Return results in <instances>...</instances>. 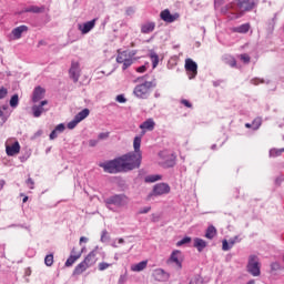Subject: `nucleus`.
I'll use <instances>...</instances> for the list:
<instances>
[{"label":"nucleus","mask_w":284,"mask_h":284,"mask_svg":"<svg viewBox=\"0 0 284 284\" xmlns=\"http://www.w3.org/2000/svg\"><path fill=\"white\" fill-rule=\"evenodd\" d=\"M23 32H28V27L27 26H20L14 28L11 31V37L13 39V41H17L18 39H21V34H23Z\"/></svg>","instance_id":"nucleus-19"},{"label":"nucleus","mask_w":284,"mask_h":284,"mask_svg":"<svg viewBox=\"0 0 284 284\" xmlns=\"http://www.w3.org/2000/svg\"><path fill=\"white\" fill-rule=\"evenodd\" d=\"M88 116H90V109H83L82 111H80L74 119L81 123V121H83L84 119H88Z\"/></svg>","instance_id":"nucleus-27"},{"label":"nucleus","mask_w":284,"mask_h":284,"mask_svg":"<svg viewBox=\"0 0 284 284\" xmlns=\"http://www.w3.org/2000/svg\"><path fill=\"white\" fill-rule=\"evenodd\" d=\"M0 185L3 187V185H6V181H0Z\"/></svg>","instance_id":"nucleus-63"},{"label":"nucleus","mask_w":284,"mask_h":284,"mask_svg":"<svg viewBox=\"0 0 284 284\" xmlns=\"http://www.w3.org/2000/svg\"><path fill=\"white\" fill-rule=\"evenodd\" d=\"M148 267V260L131 265V272H143Z\"/></svg>","instance_id":"nucleus-26"},{"label":"nucleus","mask_w":284,"mask_h":284,"mask_svg":"<svg viewBox=\"0 0 284 284\" xmlns=\"http://www.w3.org/2000/svg\"><path fill=\"white\" fill-rule=\"evenodd\" d=\"M26 12H32L33 14H41L45 12V7L31 6L26 9Z\"/></svg>","instance_id":"nucleus-28"},{"label":"nucleus","mask_w":284,"mask_h":284,"mask_svg":"<svg viewBox=\"0 0 284 284\" xmlns=\"http://www.w3.org/2000/svg\"><path fill=\"white\" fill-rule=\"evenodd\" d=\"M174 263L178 270H183V253L179 250H175L171 253L170 258L168 260V264Z\"/></svg>","instance_id":"nucleus-7"},{"label":"nucleus","mask_w":284,"mask_h":284,"mask_svg":"<svg viewBox=\"0 0 284 284\" xmlns=\"http://www.w3.org/2000/svg\"><path fill=\"white\" fill-rule=\"evenodd\" d=\"M222 250L224 252H227V251L232 250V246H230V243L227 242V240H223V242H222Z\"/></svg>","instance_id":"nucleus-42"},{"label":"nucleus","mask_w":284,"mask_h":284,"mask_svg":"<svg viewBox=\"0 0 284 284\" xmlns=\"http://www.w3.org/2000/svg\"><path fill=\"white\" fill-rule=\"evenodd\" d=\"M161 175H149L145 178V183H156V181H161Z\"/></svg>","instance_id":"nucleus-32"},{"label":"nucleus","mask_w":284,"mask_h":284,"mask_svg":"<svg viewBox=\"0 0 284 284\" xmlns=\"http://www.w3.org/2000/svg\"><path fill=\"white\" fill-rule=\"evenodd\" d=\"M145 136V131H142L140 135L135 136L133 140V153L135 154H142L141 152V141Z\"/></svg>","instance_id":"nucleus-18"},{"label":"nucleus","mask_w":284,"mask_h":284,"mask_svg":"<svg viewBox=\"0 0 284 284\" xmlns=\"http://www.w3.org/2000/svg\"><path fill=\"white\" fill-rule=\"evenodd\" d=\"M43 105H48V100H43L40 102L39 105L32 106L33 116L36 119H39V116H41L43 112H45V109H43Z\"/></svg>","instance_id":"nucleus-17"},{"label":"nucleus","mask_w":284,"mask_h":284,"mask_svg":"<svg viewBox=\"0 0 284 284\" xmlns=\"http://www.w3.org/2000/svg\"><path fill=\"white\" fill-rule=\"evenodd\" d=\"M115 101H118V103H125L128 101V99H125V97H123V94H120L115 98Z\"/></svg>","instance_id":"nucleus-47"},{"label":"nucleus","mask_w":284,"mask_h":284,"mask_svg":"<svg viewBox=\"0 0 284 284\" xmlns=\"http://www.w3.org/2000/svg\"><path fill=\"white\" fill-rule=\"evenodd\" d=\"M152 88H156V83L154 81H145L144 83L136 85L133 93L138 99H148Z\"/></svg>","instance_id":"nucleus-4"},{"label":"nucleus","mask_w":284,"mask_h":284,"mask_svg":"<svg viewBox=\"0 0 284 284\" xmlns=\"http://www.w3.org/2000/svg\"><path fill=\"white\" fill-rule=\"evenodd\" d=\"M6 97H8V89L4 87H1L0 88V100L6 99Z\"/></svg>","instance_id":"nucleus-43"},{"label":"nucleus","mask_w":284,"mask_h":284,"mask_svg":"<svg viewBox=\"0 0 284 284\" xmlns=\"http://www.w3.org/2000/svg\"><path fill=\"white\" fill-rule=\"evenodd\" d=\"M160 159H162V165L164 168H174L176 155L168 151H162L159 153Z\"/></svg>","instance_id":"nucleus-5"},{"label":"nucleus","mask_w":284,"mask_h":284,"mask_svg":"<svg viewBox=\"0 0 284 284\" xmlns=\"http://www.w3.org/2000/svg\"><path fill=\"white\" fill-rule=\"evenodd\" d=\"M284 152V148L283 149H272L270 151V156L276 158V156H281Z\"/></svg>","instance_id":"nucleus-34"},{"label":"nucleus","mask_w":284,"mask_h":284,"mask_svg":"<svg viewBox=\"0 0 284 284\" xmlns=\"http://www.w3.org/2000/svg\"><path fill=\"white\" fill-rule=\"evenodd\" d=\"M216 234H217L216 227H214V225H210L206 229L205 239H209V241H212V239H214V236H216Z\"/></svg>","instance_id":"nucleus-29"},{"label":"nucleus","mask_w":284,"mask_h":284,"mask_svg":"<svg viewBox=\"0 0 284 284\" xmlns=\"http://www.w3.org/2000/svg\"><path fill=\"white\" fill-rule=\"evenodd\" d=\"M271 267L272 270H276L278 267V263H273Z\"/></svg>","instance_id":"nucleus-58"},{"label":"nucleus","mask_w":284,"mask_h":284,"mask_svg":"<svg viewBox=\"0 0 284 284\" xmlns=\"http://www.w3.org/2000/svg\"><path fill=\"white\" fill-rule=\"evenodd\" d=\"M256 6H258V0H253V2H251V6H250L251 10L253 8H256Z\"/></svg>","instance_id":"nucleus-55"},{"label":"nucleus","mask_w":284,"mask_h":284,"mask_svg":"<svg viewBox=\"0 0 284 284\" xmlns=\"http://www.w3.org/2000/svg\"><path fill=\"white\" fill-rule=\"evenodd\" d=\"M227 64L231 67V68H236V60L234 58H231L229 61H227Z\"/></svg>","instance_id":"nucleus-49"},{"label":"nucleus","mask_w":284,"mask_h":284,"mask_svg":"<svg viewBox=\"0 0 284 284\" xmlns=\"http://www.w3.org/2000/svg\"><path fill=\"white\" fill-rule=\"evenodd\" d=\"M252 130H258L261 128V118H257L251 124Z\"/></svg>","instance_id":"nucleus-38"},{"label":"nucleus","mask_w":284,"mask_h":284,"mask_svg":"<svg viewBox=\"0 0 284 284\" xmlns=\"http://www.w3.org/2000/svg\"><path fill=\"white\" fill-rule=\"evenodd\" d=\"M90 267L88 266V264H85L83 261L81 263H79L72 273V276H81V274H83V272H85L87 270H89Z\"/></svg>","instance_id":"nucleus-24"},{"label":"nucleus","mask_w":284,"mask_h":284,"mask_svg":"<svg viewBox=\"0 0 284 284\" xmlns=\"http://www.w3.org/2000/svg\"><path fill=\"white\" fill-rule=\"evenodd\" d=\"M184 68L189 72V79H194L199 74V65L190 58L185 60Z\"/></svg>","instance_id":"nucleus-9"},{"label":"nucleus","mask_w":284,"mask_h":284,"mask_svg":"<svg viewBox=\"0 0 284 284\" xmlns=\"http://www.w3.org/2000/svg\"><path fill=\"white\" fill-rule=\"evenodd\" d=\"M156 24L154 22H145L141 26L142 34H150V32H154Z\"/></svg>","instance_id":"nucleus-25"},{"label":"nucleus","mask_w":284,"mask_h":284,"mask_svg":"<svg viewBox=\"0 0 284 284\" xmlns=\"http://www.w3.org/2000/svg\"><path fill=\"white\" fill-rule=\"evenodd\" d=\"M77 125H79V122H78L77 119L74 118L71 122H69V123L67 124V128H68L69 130H74V129L77 128Z\"/></svg>","instance_id":"nucleus-40"},{"label":"nucleus","mask_w":284,"mask_h":284,"mask_svg":"<svg viewBox=\"0 0 284 284\" xmlns=\"http://www.w3.org/2000/svg\"><path fill=\"white\" fill-rule=\"evenodd\" d=\"M79 258H81V252L80 253H75L74 248H72L71 251V255L69 256V258L65 262V267H72L73 263H77V261H79Z\"/></svg>","instance_id":"nucleus-21"},{"label":"nucleus","mask_w":284,"mask_h":284,"mask_svg":"<svg viewBox=\"0 0 284 284\" xmlns=\"http://www.w3.org/2000/svg\"><path fill=\"white\" fill-rule=\"evenodd\" d=\"M0 116H3V110L0 108Z\"/></svg>","instance_id":"nucleus-64"},{"label":"nucleus","mask_w":284,"mask_h":284,"mask_svg":"<svg viewBox=\"0 0 284 284\" xmlns=\"http://www.w3.org/2000/svg\"><path fill=\"white\" fill-rule=\"evenodd\" d=\"M151 61H152L153 68H156V65H159V55L156 53H151Z\"/></svg>","instance_id":"nucleus-39"},{"label":"nucleus","mask_w":284,"mask_h":284,"mask_svg":"<svg viewBox=\"0 0 284 284\" xmlns=\"http://www.w3.org/2000/svg\"><path fill=\"white\" fill-rule=\"evenodd\" d=\"M98 143H99V140H90L89 141L90 148H94L95 145H98Z\"/></svg>","instance_id":"nucleus-53"},{"label":"nucleus","mask_w":284,"mask_h":284,"mask_svg":"<svg viewBox=\"0 0 284 284\" xmlns=\"http://www.w3.org/2000/svg\"><path fill=\"white\" fill-rule=\"evenodd\" d=\"M141 161H143V153L130 152L118 159L100 163L99 166L109 174H119V172H130L141 168Z\"/></svg>","instance_id":"nucleus-1"},{"label":"nucleus","mask_w":284,"mask_h":284,"mask_svg":"<svg viewBox=\"0 0 284 284\" xmlns=\"http://www.w3.org/2000/svg\"><path fill=\"white\" fill-rule=\"evenodd\" d=\"M21 152V145L19 144V141H16L11 145H6V153L8 156H14Z\"/></svg>","instance_id":"nucleus-14"},{"label":"nucleus","mask_w":284,"mask_h":284,"mask_svg":"<svg viewBox=\"0 0 284 284\" xmlns=\"http://www.w3.org/2000/svg\"><path fill=\"white\" fill-rule=\"evenodd\" d=\"M282 181H284L283 176L277 178V179L275 180V183H276L277 185H281V182H282Z\"/></svg>","instance_id":"nucleus-56"},{"label":"nucleus","mask_w":284,"mask_h":284,"mask_svg":"<svg viewBox=\"0 0 284 284\" xmlns=\"http://www.w3.org/2000/svg\"><path fill=\"white\" fill-rule=\"evenodd\" d=\"M229 10L233 12V19H239V17H243V13L250 10V1L248 0H235L229 6Z\"/></svg>","instance_id":"nucleus-3"},{"label":"nucleus","mask_w":284,"mask_h":284,"mask_svg":"<svg viewBox=\"0 0 284 284\" xmlns=\"http://www.w3.org/2000/svg\"><path fill=\"white\" fill-rule=\"evenodd\" d=\"M109 205H116V207H124L128 204V196L125 195H113L108 199Z\"/></svg>","instance_id":"nucleus-11"},{"label":"nucleus","mask_w":284,"mask_h":284,"mask_svg":"<svg viewBox=\"0 0 284 284\" xmlns=\"http://www.w3.org/2000/svg\"><path fill=\"white\" fill-rule=\"evenodd\" d=\"M55 132H64L65 125L64 124H58L54 129Z\"/></svg>","instance_id":"nucleus-48"},{"label":"nucleus","mask_w":284,"mask_h":284,"mask_svg":"<svg viewBox=\"0 0 284 284\" xmlns=\"http://www.w3.org/2000/svg\"><path fill=\"white\" fill-rule=\"evenodd\" d=\"M235 32H240L241 34H245V32H250V23L242 24L235 29Z\"/></svg>","instance_id":"nucleus-31"},{"label":"nucleus","mask_w":284,"mask_h":284,"mask_svg":"<svg viewBox=\"0 0 284 284\" xmlns=\"http://www.w3.org/2000/svg\"><path fill=\"white\" fill-rule=\"evenodd\" d=\"M229 245H230L231 247H234V241L231 240V241L229 242Z\"/></svg>","instance_id":"nucleus-61"},{"label":"nucleus","mask_w":284,"mask_h":284,"mask_svg":"<svg viewBox=\"0 0 284 284\" xmlns=\"http://www.w3.org/2000/svg\"><path fill=\"white\" fill-rule=\"evenodd\" d=\"M27 185L30 190H34V180H32L31 178H29L27 180Z\"/></svg>","instance_id":"nucleus-46"},{"label":"nucleus","mask_w":284,"mask_h":284,"mask_svg":"<svg viewBox=\"0 0 284 284\" xmlns=\"http://www.w3.org/2000/svg\"><path fill=\"white\" fill-rule=\"evenodd\" d=\"M182 105H185V108H192V103L187 100H181Z\"/></svg>","instance_id":"nucleus-52"},{"label":"nucleus","mask_w":284,"mask_h":284,"mask_svg":"<svg viewBox=\"0 0 284 284\" xmlns=\"http://www.w3.org/2000/svg\"><path fill=\"white\" fill-rule=\"evenodd\" d=\"M45 97V89L41 87H36L32 94V101L33 103H39L41 99Z\"/></svg>","instance_id":"nucleus-16"},{"label":"nucleus","mask_w":284,"mask_h":284,"mask_svg":"<svg viewBox=\"0 0 284 284\" xmlns=\"http://www.w3.org/2000/svg\"><path fill=\"white\" fill-rule=\"evenodd\" d=\"M109 138H110V132L100 133L98 135L99 141H103V140L109 139Z\"/></svg>","instance_id":"nucleus-45"},{"label":"nucleus","mask_w":284,"mask_h":284,"mask_svg":"<svg viewBox=\"0 0 284 284\" xmlns=\"http://www.w3.org/2000/svg\"><path fill=\"white\" fill-rule=\"evenodd\" d=\"M116 63H122V70H128L130 65L134 63V57H136V50H124L118 49L116 51Z\"/></svg>","instance_id":"nucleus-2"},{"label":"nucleus","mask_w":284,"mask_h":284,"mask_svg":"<svg viewBox=\"0 0 284 284\" xmlns=\"http://www.w3.org/2000/svg\"><path fill=\"white\" fill-rule=\"evenodd\" d=\"M69 74L73 83H78L79 77H81V64L77 61H72L71 68L69 69Z\"/></svg>","instance_id":"nucleus-10"},{"label":"nucleus","mask_w":284,"mask_h":284,"mask_svg":"<svg viewBox=\"0 0 284 284\" xmlns=\"http://www.w3.org/2000/svg\"><path fill=\"white\" fill-rule=\"evenodd\" d=\"M155 125L156 123L154 122V119H148L142 124H140V130H142V132H152Z\"/></svg>","instance_id":"nucleus-20"},{"label":"nucleus","mask_w":284,"mask_h":284,"mask_svg":"<svg viewBox=\"0 0 284 284\" xmlns=\"http://www.w3.org/2000/svg\"><path fill=\"white\" fill-rule=\"evenodd\" d=\"M80 243H88V237H80Z\"/></svg>","instance_id":"nucleus-57"},{"label":"nucleus","mask_w":284,"mask_h":284,"mask_svg":"<svg viewBox=\"0 0 284 284\" xmlns=\"http://www.w3.org/2000/svg\"><path fill=\"white\" fill-rule=\"evenodd\" d=\"M250 274L251 276H261V261L256 255L250 258Z\"/></svg>","instance_id":"nucleus-8"},{"label":"nucleus","mask_w":284,"mask_h":284,"mask_svg":"<svg viewBox=\"0 0 284 284\" xmlns=\"http://www.w3.org/2000/svg\"><path fill=\"white\" fill-rule=\"evenodd\" d=\"M251 83H253V85H258V80H252Z\"/></svg>","instance_id":"nucleus-59"},{"label":"nucleus","mask_w":284,"mask_h":284,"mask_svg":"<svg viewBox=\"0 0 284 284\" xmlns=\"http://www.w3.org/2000/svg\"><path fill=\"white\" fill-rule=\"evenodd\" d=\"M22 203H28V196H24V197L22 199Z\"/></svg>","instance_id":"nucleus-60"},{"label":"nucleus","mask_w":284,"mask_h":284,"mask_svg":"<svg viewBox=\"0 0 284 284\" xmlns=\"http://www.w3.org/2000/svg\"><path fill=\"white\" fill-rule=\"evenodd\" d=\"M240 59L243 61V63H250V55L247 53L241 54Z\"/></svg>","instance_id":"nucleus-44"},{"label":"nucleus","mask_w":284,"mask_h":284,"mask_svg":"<svg viewBox=\"0 0 284 284\" xmlns=\"http://www.w3.org/2000/svg\"><path fill=\"white\" fill-rule=\"evenodd\" d=\"M170 184L168 183H158L153 186L152 193L150 196H163V194H170L171 192Z\"/></svg>","instance_id":"nucleus-6"},{"label":"nucleus","mask_w":284,"mask_h":284,"mask_svg":"<svg viewBox=\"0 0 284 284\" xmlns=\"http://www.w3.org/2000/svg\"><path fill=\"white\" fill-rule=\"evenodd\" d=\"M112 267V264L108 263V262H101L98 264V270L99 272H105V270Z\"/></svg>","instance_id":"nucleus-33"},{"label":"nucleus","mask_w":284,"mask_h":284,"mask_svg":"<svg viewBox=\"0 0 284 284\" xmlns=\"http://www.w3.org/2000/svg\"><path fill=\"white\" fill-rule=\"evenodd\" d=\"M98 19L94 18L91 21L84 22L82 26H79V30L82 34H88L97 26Z\"/></svg>","instance_id":"nucleus-15"},{"label":"nucleus","mask_w":284,"mask_h":284,"mask_svg":"<svg viewBox=\"0 0 284 284\" xmlns=\"http://www.w3.org/2000/svg\"><path fill=\"white\" fill-rule=\"evenodd\" d=\"M105 241H110V235L106 230L102 231V234H101V242L105 243Z\"/></svg>","instance_id":"nucleus-41"},{"label":"nucleus","mask_w":284,"mask_h":284,"mask_svg":"<svg viewBox=\"0 0 284 284\" xmlns=\"http://www.w3.org/2000/svg\"><path fill=\"white\" fill-rule=\"evenodd\" d=\"M57 132H58V131H55V129H54V130L50 133L49 138H50L51 141H54V139H57V136H59V135L57 134Z\"/></svg>","instance_id":"nucleus-50"},{"label":"nucleus","mask_w":284,"mask_h":284,"mask_svg":"<svg viewBox=\"0 0 284 284\" xmlns=\"http://www.w3.org/2000/svg\"><path fill=\"white\" fill-rule=\"evenodd\" d=\"M44 265H47V267H52V265H54V255L53 254H49L44 257Z\"/></svg>","instance_id":"nucleus-30"},{"label":"nucleus","mask_w":284,"mask_h":284,"mask_svg":"<svg viewBox=\"0 0 284 284\" xmlns=\"http://www.w3.org/2000/svg\"><path fill=\"white\" fill-rule=\"evenodd\" d=\"M150 210H152V207L145 206L144 209H142V210L140 211V214H148V212H150Z\"/></svg>","instance_id":"nucleus-54"},{"label":"nucleus","mask_w":284,"mask_h":284,"mask_svg":"<svg viewBox=\"0 0 284 284\" xmlns=\"http://www.w3.org/2000/svg\"><path fill=\"white\" fill-rule=\"evenodd\" d=\"M118 242H119L120 244H121V243H125V240H123V237H120Z\"/></svg>","instance_id":"nucleus-62"},{"label":"nucleus","mask_w":284,"mask_h":284,"mask_svg":"<svg viewBox=\"0 0 284 284\" xmlns=\"http://www.w3.org/2000/svg\"><path fill=\"white\" fill-rule=\"evenodd\" d=\"M193 247L197 248V252H203L207 247V242L203 239L195 237L193 240Z\"/></svg>","instance_id":"nucleus-23"},{"label":"nucleus","mask_w":284,"mask_h":284,"mask_svg":"<svg viewBox=\"0 0 284 284\" xmlns=\"http://www.w3.org/2000/svg\"><path fill=\"white\" fill-rule=\"evenodd\" d=\"M179 17H181L179 13L172 14L168 9L160 13V18L162 21H165V23H174V21L179 20Z\"/></svg>","instance_id":"nucleus-12"},{"label":"nucleus","mask_w":284,"mask_h":284,"mask_svg":"<svg viewBox=\"0 0 284 284\" xmlns=\"http://www.w3.org/2000/svg\"><path fill=\"white\" fill-rule=\"evenodd\" d=\"M190 284H203V277L195 275L191 278Z\"/></svg>","instance_id":"nucleus-36"},{"label":"nucleus","mask_w":284,"mask_h":284,"mask_svg":"<svg viewBox=\"0 0 284 284\" xmlns=\"http://www.w3.org/2000/svg\"><path fill=\"white\" fill-rule=\"evenodd\" d=\"M148 70V67L145 65H141L136 69V72H140V74H143V72H145Z\"/></svg>","instance_id":"nucleus-51"},{"label":"nucleus","mask_w":284,"mask_h":284,"mask_svg":"<svg viewBox=\"0 0 284 284\" xmlns=\"http://www.w3.org/2000/svg\"><path fill=\"white\" fill-rule=\"evenodd\" d=\"M191 242H192V237L186 236V237L182 239L181 241H179L176 243V246L181 247V245H185V244L191 243Z\"/></svg>","instance_id":"nucleus-37"},{"label":"nucleus","mask_w":284,"mask_h":284,"mask_svg":"<svg viewBox=\"0 0 284 284\" xmlns=\"http://www.w3.org/2000/svg\"><path fill=\"white\" fill-rule=\"evenodd\" d=\"M19 105V94H13L10 99V106L17 108Z\"/></svg>","instance_id":"nucleus-35"},{"label":"nucleus","mask_w":284,"mask_h":284,"mask_svg":"<svg viewBox=\"0 0 284 284\" xmlns=\"http://www.w3.org/2000/svg\"><path fill=\"white\" fill-rule=\"evenodd\" d=\"M99 252V246H97L94 250H92L82 262H84V264L88 267H92V265L97 264V254Z\"/></svg>","instance_id":"nucleus-13"},{"label":"nucleus","mask_w":284,"mask_h":284,"mask_svg":"<svg viewBox=\"0 0 284 284\" xmlns=\"http://www.w3.org/2000/svg\"><path fill=\"white\" fill-rule=\"evenodd\" d=\"M154 277L156 281H168L170 278V273H166L163 268H156L154 271Z\"/></svg>","instance_id":"nucleus-22"}]
</instances>
